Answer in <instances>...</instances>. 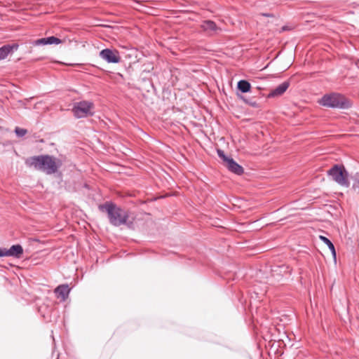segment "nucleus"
Wrapping results in <instances>:
<instances>
[{
	"mask_svg": "<svg viewBox=\"0 0 359 359\" xmlns=\"http://www.w3.org/2000/svg\"><path fill=\"white\" fill-rule=\"evenodd\" d=\"M70 288L68 285H60L55 289V293L58 298L65 300L69 294Z\"/></svg>",
	"mask_w": 359,
	"mask_h": 359,
	"instance_id": "f8f14e48",
	"label": "nucleus"
},
{
	"mask_svg": "<svg viewBox=\"0 0 359 359\" xmlns=\"http://www.w3.org/2000/svg\"><path fill=\"white\" fill-rule=\"evenodd\" d=\"M355 63H356V65H359V59H358V60H357V61H356V62H355Z\"/></svg>",
	"mask_w": 359,
	"mask_h": 359,
	"instance_id": "5701e85b",
	"label": "nucleus"
},
{
	"mask_svg": "<svg viewBox=\"0 0 359 359\" xmlns=\"http://www.w3.org/2000/svg\"><path fill=\"white\" fill-rule=\"evenodd\" d=\"M99 210L107 214L109 223L114 226L126 224L129 218L128 211L112 202H106L99 205Z\"/></svg>",
	"mask_w": 359,
	"mask_h": 359,
	"instance_id": "f03ea898",
	"label": "nucleus"
},
{
	"mask_svg": "<svg viewBox=\"0 0 359 359\" xmlns=\"http://www.w3.org/2000/svg\"><path fill=\"white\" fill-rule=\"evenodd\" d=\"M289 29H290V28L287 26H283L281 28V32H284V31L289 30Z\"/></svg>",
	"mask_w": 359,
	"mask_h": 359,
	"instance_id": "4be33fe9",
	"label": "nucleus"
},
{
	"mask_svg": "<svg viewBox=\"0 0 359 359\" xmlns=\"http://www.w3.org/2000/svg\"><path fill=\"white\" fill-rule=\"evenodd\" d=\"M224 165L229 171L236 175H242L244 172L243 167L238 165L233 158L228 160V162Z\"/></svg>",
	"mask_w": 359,
	"mask_h": 359,
	"instance_id": "9b49d317",
	"label": "nucleus"
},
{
	"mask_svg": "<svg viewBox=\"0 0 359 359\" xmlns=\"http://www.w3.org/2000/svg\"><path fill=\"white\" fill-rule=\"evenodd\" d=\"M289 86L290 83L288 81L282 83L270 92L269 94V97H274L283 95L288 88Z\"/></svg>",
	"mask_w": 359,
	"mask_h": 359,
	"instance_id": "9d476101",
	"label": "nucleus"
},
{
	"mask_svg": "<svg viewBox=\"0 0 359 359\" xmlns=\"http://www.w3.org/2000/svg\"><path fill=\"white\" fill-rule=\"evenodd\" d=\"M217 154H218L219 157L221 159H222L224 165L228 162V160H230L231 158H229V157L226 156L224 154V152L222 150H221V149H218L217 150Z\"/></svg>",
	"mask_w": 359,
	"mask_h": 359,
	"instance_id": "a211bd4d",
	"label": "nucleus"
},
{
	"mask_svg": "<svg viewBox=\"0 0 359 359\" xmlns=\"http://www.w3.org/2000/svg\"><path fill=\"white\" fill-rule=\"evenodd\" d=\"M100 56L109 63H118L121 61L119 53L116 50L103 49L100 51Z\"/></svg>",
	"mask_w": 359,
	"mask_h": 359,
	"instance_id": "423d86ee",
	"label": "nucleus"
},
{
	"mask_svg": "<svg viewBox=\"0 0 359 359\" xmlns=\"http://www.w3.org/2000/svg\"><path fill=\"white\" fill-rule=\"evenodd\" d=\"M263 15H265V16H270L271 15H269V14H263Z\"/></svg>",
	"mask_w": 359,
	"mask_h": 359,
	"instance_id": "b1692460",
	"label": "nucleus"
},
{
	"mask_svg": "<svg viewBox=\"0 0 359 359\" xmlns=\"http://www.w3.org/2000/svg\"><path fill=\"white\" fill-rule=\"evenodd\" d=\"M353 188L354 190L355 191H358V192L359 193V180L358 179H355L354 180V182L353 184Z\"/></svg>",
	"mask_w": 359,
	"mask_h": 359,
	"instance_id": "aec40b11",
	"label": "nucleus"
},
{
	"mask_svg": "<svg viewBox=\"0 0 359 359\" xmlns=\"http://www.w3.org/2000/svg\"><path fill=\"white\" fill-rule=\"evenodd\" d=\"M15 133L18 137H22L27 133V130L20 127H15Z\"/></svg>",
	"mask_w": 359,
	"mask_h": 359,
	"instance_id": "2eb2a0df",
	"label": "nucleus"
},
{
	"mask_svg": "<svg viewBox=\"0 0 359 359\" xmlns=\"http://www.w3.org/2000/svg\"><path fill=\"white\" fill-rule=\"evenodd\" d=\"M25 164L37 170L44 172L47 175H51L57 172L61 162L55 157L46 154L29 157L26 159Z\"/></svg>",
	"mask_w": 359,
	"mask_h": 359,
	"instance_id": "f257e3e1",
	"label": "nucleus"
},
{
	"mask_svg": "<svg viewBox=\"0 0 359 359\" xmlns=\"http://www.w3.org/2000/svg\"><path fill=\"white\" fill-rule=\"evenodd\" d=\"M93 108L94 104L92 102L83 100L74 104L72 112L76 118H81L93 115Z\"/></svg>",
	"mask_w": 359,
	"mask_h": 359,
	"instance_id": "39448f33",
	"label": "nucleus"
},
{
	"mask_svg": "<svg viewBox=\"0 0 359 359\" xmlns=\"http://www.w3.org/2000/svg\"><path fill=\"white\" fill-rule=\"evenodd\" d=\"M6 257V248H0V257Z\"/></svg>",
	"mask_w": 359,
	"mask_h": 359,
	"instance_id": "412c9836",
	"label": "nucleus"
},
{
	"mask_svg": "<svg viewBox=\"0 0 359 359\" xmlns=\"http://www.w3.org/2000/svg\"><path fill=\"white\" fill-rule=\"evenodd\" d=\"M217 154H218L219 157L221 159H222L224 165L228 162V160H230L231 158H229V157L226 156L224 154V152L222 150H221V149H218L217 150Z\"/></svg>",
	"mask_w": 359,
	"mask_h": 359,
	"instance_id": "f3484780",
	"label": "nucleus"
},
{
	"mask_svg": "<svg viewBox=\"0 0 359 359\" xmlns=\"http://www.w3.org/2000/svg\"><path fill=\"white\" fill-rule=\"evenodd\" d=\"M320 238L321 241H323L324 243H325V245H327L329 249L331 250L332 255L334 256H335L336 252H335V249H334V246L333 243L327 238H326L323 236H320Z\"/></svg>",
	"mask_w": 359,
	"mask_h": 359,
	"instance_id": "4468645a",
	"label": "nucleus"
},
{
	"mask_svg": "<svg viewBox=\"0 0 359 359\" xmlns=\"http://www.w3.org/2000/svg\"><path fill=\"white\" fill-rule=\"evenodd\" d=\"M22 254L23 248L19 244L12 245L8 250L6 248V257L20 258Z\"/></svg>",
	"mask_w": 359,
	"mask_h": 359,
	"instance_id": "6e6552de",
	"label": "nucleus"
},
{
	"mask_svg": "<svg viewBox=\"0 0 359 359\" xmlns=\"http://www.w3.org/2000/svg\"><path fill=\"white\" fill-rule=\"evenodd\" d=\"M47 40H48V45H51V44H60L61 43L62 41L54 36H49V37H47Z\"/></svg>",
	"mask_w": 359,
	"mask_h": 359,
	"instance_id": "dca6fc26",
	"label": "nucleus"
},
{
	"mask_svg": "<svg viewBox=\"0 0 359 359\" xmlns=\"http://www.w3.org/2000/svg\"><path fill=\"white\" fill-rule=\"evenodd\" d=\"M181 13L185 12V11L180 10Z\"/></svg>",
	"mask_w": 359,
	"mask_h": 359,
	"instance_id": "393cba45",
	"label": "nucleus"
},
{
	"mask_svg": "<svg viewBox=\"0 0 359 359\" xmlns=\"http://www.w3.org/2000/svg\"><path fill=\"white\" fill-rule=\"evenodd\" d=\"M238 88L242 93H248L250 90L251 85L245 80H241L238 82Z\"/></svg>",
	"mask_w": 359,
	"mask_h": 359,
	"instance_id": "ddd939ff",
	"label": "nucleus"
},
{
	"mask_svg": "<svg viewBox=\"0 0 359 359\" xmlns=\"http://www.w3.org/2000/svg\"><path fill=\"white\" fill-rule=\"evenodd\" d=\"M201 27L204 32L211 35L217 34L219 31L222 30V29L217 26V25L212 20L204 21L201 24Z\"/></svg>",
	"mask_w": 359,
	"mask_h": 359,
	"instance_id": "0eeeda50",
	"label": "nucleus"
},
{
	"mask_svg": "<svg viewBox=\"0 0 359 359\" xmlns=\"http://www.w3.org/2000/svg\"><path fill=\"white\" fill-rule=\"evenodd\" d=\"M327 174L338 184L345 187L349 186L348 174L343 165H334L327 171Z\"/></svg>",
	"mask_w": 359,
	"mask_h": 359,
	"instance_id": "20e7f679",
	"label": "nucleus"
},
{
	"mask_svg": "<svg viewBox=\"0 0 359 359\" xmlns=\"http://www.w3.org/2000/svg\"><path fill=\"white\" fill-rule=\"evenodd\" d=\"M33 45H34V46H45V45H48L47 37L46 38H41V39L35 40L33 42Z\"/></svg>",
	"mask_w": 359,
	"mask_h": 359,
	"instance_id": "6ab92c4d",
	"label": "nucleus"
},
{
	"mask_svg": "<svg viewBox=\"0 0 359 359\" xmlns=\"http://www.w3.org/2000/svg\"><path fill=\"white\" fill-rule=\"evenodd\" d=\"M19 46L18 43L4 45L0 48V60L5 59L9 53L17 50Z\"/></svg>",
	"mask_w": 359,
	"mask_h": 359,
	"instance_id": "1a4fd4ad",
	"label": "nucleus"
},
{
	"mask_svg": "<svg viewBox=\"0 0 359 359\" xmlns=\"http://www.w3.org/2000/svg\"><path fill=\"white\" fill-rule=\"evenodd\" d=\"M319 103L330 108L347 109L351 106L350 102L344 95L336 93L325 95Z\"/></svg>",
	"mask_w": 359,
	"mask_h": 359,
	"instance_id": "7ed1b4c3",
	"label": "nucleus"
}]
</instances>
